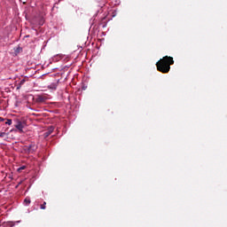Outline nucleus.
I'll return each instance as SVG.
<instances>
[{
    "mask_svg": "<svg viewBox=\"0 0 227 227\" xmlns=\"http://www.w3.org/2000/svg\"><path fill=\"white\" fill-rule=\"evenodd\" d=\"M171 65H175V60L169 56L163 57L156 63L157 70L161 74H169Z\"/></svg>",
    "mask_w": 227,
    "mask_h": 227,
    "instance_id": "obj_1",
    "label": "nucleus"
},
{
    "mask_svg": "<svg viewBox=\"0 0 227 227\" xmlns=\"http://www.w3.org/2000/svg\"><path fill=\"white\" fill-rule=\"evenodd\" d=\"M26 148L28 151V153H34V152H36V145L35 143L30 144L28 146H26Z\"/></svg>",
    "mask_w": 227,
    "mask_h": 227,
    "instance_id": "obj_2",
    "label": "nucleus"
},
{
    "mask_svg": "<svg viewBox=\"0 0 227 227\" xmlns=\"http://www.w3.org/2000/svg\"><path fill=\"white\" fill-rule=\"evenodd\" d=\"M52 132H54V128L52 126H51L49 129H48V131H46L44 133V137H49L51 136V134H52Z\"/></svg>",
    "mask_w": 227,
    "mask_h": 227,
    "instance_id": "obj_3",
    "label": "nucleus"
},
{
    "mask_svg": "<svg viewBox=\"0 0 227 227\" xmlns=\"http://www.w3.org/2000/svg\"><path fill=\"white\" fill-rule=\"evenodd\" d=\"M15 127L18 129V130H19L20 132H23L22 129H24V125L22 124L21 121H19V122L17 123V125H15Z\"/></svg>",
    "mask_w": 227,
    "mask_h": 227,
    "instance_id": "obj_4",
    "label": "nucleus"
},
{
    "mask_svg": "<svg viewBox=\"0 0 227 227\" xmlns=\"http://www.w3.org/2000/svg\"><path fill=\"white\" fill-rule=\"evenodd\" d=\"M50 90H56V88H58V84L57 83H51L49 86Z\"/></svg>",
    "mask_w": 227,
    "mask_h": 227,
    "instance_id": "obj_5",
    "label": "nucleus"
},
{
    "mask_svg": "<svg viewBox=\"0 0 227 227\" xmlns=\"http://www.w3.org/2000/svg\"><path fill=\"white\" fill-rule=\"evenodd\" d=\"M46 205H47V202L44 201V202L40 206L41 210H45V208H47Z\"/></svg>",
    "mask_w": 227,
    "mask_h": 227,
    "instance_id": "obj_6",
    "label": "nucleus"
},
{
    "mask_svg": "<svg viewBox=\"0 0 227 227\" xmlns=\"http://www.w3.org/2000/svg\"><path fill=\"white\" fill-rule=\"evenodd\" d=\"M24 203H25L26 205H29V204L31 203V200H30L29 198H26V199L24 200Z\"/></svg>",
    "mask_w": 227,
    "mask_h": 227,
    "instance_id": "obj_7",
    "label": "nucleus"
},
{
    "mask_svg": "<svg viewBox=\"0 0 227 227\" xmlns=\"http://www.w3.org/2000/svg\"><path fill=\"white\" fill-rule=\"evenodd\" d=\"M43 97H42V96H39L38 98H37V102H43Z\"/></svg>",
    "mask_w": 227,
    "mask_h": 227,
    "instance_id": "obj_8",
    "label": "nucleus"
},
{
    "mask_svg": "<svg viewBox=\"0 0 227 227\" xmlns=\"http://www.w3.org/2000/svg\"><path fill=\"white\" fill-rule=\"evenodd\" d=\"M12 121L11 119H8L5 122V125H12Z\"/></svg>",
    "mask_w": 227,
    "mask_h": 227,
    "instance_id": "obj_9",
    "label": "nucleus"
},
{
    "mask_svg": "<svg viewBox=\"0 0 227 227\" xmlns=\"http://www.w3.org/2000/svg\"><path fill=\"white\" fill-rule=\"evenodd\" d=\"M26 169V166H22L20 168H18V171L20 172L22 170Z\"/></svg>",
    "mask_w": 227,
    "mask_h": 227,
    "instance_id": "obj_10",
    "label": "nucleus"
},
{
    "mask_svg": "<svg viewBox=\"0 0 227 227\" xmlns=\"http://www.w3.org/2000/svg\"><path fill=\"white\" fill-rule=\"evenodd\" d=\"M4 136H6L5 132H0V137H4Z\"/></svg>",
    "mask_w": 227,
    "mask_h": 227,
    "instance_id": "obj_11",
    "label": "nucleus"
},
{
    "mask_svg": "<svg viewBox=\"0 0 227 227\" xmlns=\"http://www.w3.org/2000/svg\"><path fill=\"white\" fill-rule=\"evenodd\" d=\"M24 82H26V80H24V79L21 80V81L20 82V87L22 86V84H24Z\"/></svg>",
    "mask_w": 227,
    "mask_h": 227,
    "instance_id": "obj_12",
    "label": "nucleus"
}]
</instances>
